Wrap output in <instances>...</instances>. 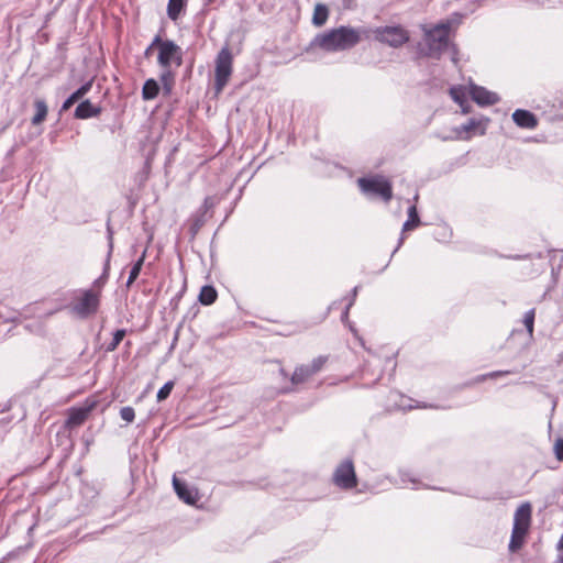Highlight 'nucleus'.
Returning a JSON list of instances; mask_svg holds the SVG:
<instances>
[{"label": "nucleus", "mask_w": 563, "mask_h": 563, "mask_svg": "<svg viewBox=\"0 0 563 563\" xmlns=\"http://www.w3.org/2000/svg\"><path fill=\"white\" fill-rule=\"evenodd\" d=\"M505 374H508V372H493V373H490L488 375L483 376V379L486 378V377L494 378V377H497L499 375H505Z\"/></svg>", "instance_id": "nucleus-38"}, {"label": "nucleus", "mask_w": 563, "mask_h": 563, "mask_svg": "<svg viewBox=\"0 0 563 563\" xmlns=\"http://www.w3.org/2000/svg\"><path fill=\"white\" fill-rule=\"evenodd\" d=\"M333 481L335 485L344 489L356 486L357 481L352 460H345L336 467Z\"/></svg>", "instance_id": "nucleus-8"}, {"label": "nucleus", "mask_w": 563, "mask_h": 563, "mask_svg": "<svg viewBox=\"0 0 563 563\" xmlns=\"http://www.w3.org/2000/svg\"><path fill=\"white\" fill-rule=\"evenodd\" d=\"M159 92V86L155 79H147L142 88V98L144 100H153Z\"/></svg>", "instance_id": "nucleus-17"}, {"label": "nucleus", "mask_w": 563, "mask_h": 563, "mask_svg": "<svg viewBox=\"0 0 563 563\" xmlns=\"http://www.w3.org/2000/svg\"><path fill=\"white\" fill-rule=\"evenodd\" d=\"M398 247H400V244H397V247L394 249V252H397Z\"/></svg>", "instance_id": "nucleus-45"}, {"label": "nucleus", "mask_w": 563, "mask_h": 563, "mask_svg": "<svg viewBox=\"0 0 563 563\" xmlns=\"http://www.w3.org/2000/svg\"><path fill=\"white\" fill-rule=\"evenodd\" d=\"M558 550L561 552L560 563H563V534L561 536L560 541L558 543Z\"/></svg>", "instance_id": "nucleus-36"}, {"label": "nucleus", "mask_w": 563, "mask_h": 563, "mask_svg": "<svg viewBox=\"0 0 563 563\" xmlns=\"http://www.w3.org/2000/svg\"><path fill=\"white\" fill-rule=\"evenodd\" d=\"M512 120L518 126L525 129H533L538 124L533 113L521 109H518L512 113Z\"/></svg>", "instance_id": "nucleus-12"}, {"label": "nucleus", "mask_w": 563, "mask_h": 563, "mask_svg": "<svg viewBox=\"0 0 563 563\" xmlns=\"http://www.w3.org/2000/svg\"><path fill=\"white\" fill-rule=\"evenodd\" d=\"M398 247H400V244H397V247L394 249V252H397Z\"/></svg>", "instance_id": "nucleus-44"}, {"label": "nucleus", "mask_w": 563, "mask_h": 563, "mask_svg": "<svg viewBox=\"0 0 563 563\" xmlns=\"http://www.w3.org/2000/svg\"><path fill=\"white\" fill-rule=\"evenodd\" d=\"M233 56L228 46L221 48L216 58L214 88L221 92L232 75Z\"/></svg>", "instance_id": "nucleus-5"}, {"label": "nucleus", "mask_w": 563, "mask_h": 563, "mask_svg": "<svg viewBox=\"0 0 563 563\" xmlns=\"http://www.w3.org/2000/svg\"><path fill=\"white\" fill-rule=\"evenodd\" d=\"M144 257H145V252L143 253V255L139 258V261L131 268L130 274H129V278H128V282H126V286L128 287H130L134 283V280L137 278V276L140 275V272H141V268H142V265H143V262H144Z\"/></svg>", "instance_id": "nucleus-25"}, {"label": "nucleus", "mask_w": 563, "mask_h": 563, "mask_svg": "<svg viewBox=\"0 0 563 563\" xmlns=\"http://www.w3.org/2000/svg\"><path fill=\"white\" fill-rule=\"evenodd\" d=\"M328 16H329V10H328L327 5H324L322 3L316 4L314 10H313V15H312V23L316 26H322L327 22Z\"/></svg>", "instance_id": "nucleus-18"}, {"label": "nucleus", "mask_w": 563, "mask_h": 563, "mask_svg": "<svg viewBox=\"0 0 563 563\" xmlns=\"http://www.w3.org/2000/svg\"><path fill=\"white\" fill-rule=\"evenodd\" d=\"M470 93L472 99L479 106H492L499 102L497 93L481 86L471 85Z\"/></svg>", "instance_id": "nucleus-10"}, {"label": "nucleus", "mask_w": 563, "mask_h": 563, "mask_svg": "<svg viewBox=\"0 0 563 563\" xmlns=\"http://www.w3.org/2000/svg\"><path fill=\"white\" fill-rule=\"evenodd\" d=\"M157 47V45H153V42L151 43V45L145 49V56H148L151 54V52L153 51V48Z\"/></svg>", "instance_id": "nucleus-39"}, {"label": "nucleus", "mask_w": 563, "mask_h": 563, "mask_svg": "<svg viewBox=\"0 0 563 563\" xmlns=\"http://www.w3.org/2000/svg\"><path fill=\"white\" fill-rule=\"evenodd\" d=\"M357 184L366 196H379L386 202L393 198L391 184L384 176L362 177L357 179Z\"/></svg>", "instance_id": "nucleus-4"}, {"label": "nucleus", "mask_w": 563, "mask_h": 563, "mask_svg": "<svg viewBox=\"0 0 563 563\" xmlns=\"http://www.w3.org/2000/svg\"><path fill=\"white\" fill-rule=\"evenodd\" d=\"M100 303V294L88 289L84 290L73 305L71 310L80 318H87L97 312Z\"/></svg>", "instance_id": "nucleus-7"}, {"label": "nucleus", "mask_w": 563, "mask_h": 563, "mask_svg": "<svg viewBox=\"0 0 563 563\" xmlns=\"http://www.w3.org/2000/svg\"><path fill=\"white\" fill-rule=\"evenodd\" d=\"M125 330L123 329H120V330H117L114 333H113V339L112 341L107 345V352H112L114 351L118 345L121 343V341L123 340V338L125 336Z\"/></svg>", "instance_id": "nucleus-27"}, {"label": "nucleus", "mask_w": 563, "mask_h": 563, "mask_svg": "<svg viewBox=\"0 0 563 563\" xmlns=\"http://www.w3.org/2000/svg\"><path fill=\"white\" fill-rule=\"evenodd\" d=\"M311 376H313V375L310 373L308 367L306 365H300L295 368L290 380L294 385H297V384H301V383L306 382Z\"/></svg>", "instance_id": "nucleus-19"}, {"label": "nucleus", "mask_w": 563, "mask_h": 563, "mask_svg": "<svg viewBox=\"0 0 563 563\" xmlns=\"http://www.w3.org/2000/svg\"><path fill=\"white\" fill-rule=\"evenodd\" d=\"M108 232H109V253H108V256H110L111 252H112V249H113L112 232H111L110 228H108Z\"/></svg>", "instance_id": "nucleus-37"}, {"label": "nucleus", "mask_w": 563, "mask_h": 563, "mask_svg": "<svg viewBox=\"0 0 563 563\" xmlns=\"http://www.w3.org/2000/svg\"><path fill=\"white\" fill-rule=\"evenodd\" d=\"M356 294H357V287H355V288L353 289V296H354V297L356 296Z\"/></svg>", "instance_id": "nucleus-42"}, {"label": "nucleus", "mask_w": 563, "mask_h": 563, "mask_svg": "<svg viewBox=\"0 0 563 563\" xmlns=\"http://www.w3.org/2000/svg\"><path fill=\"white\" fill-rule=\"evenodd\" d=\"M481 125V122L471 119L465 124L455 129V134L457 139L467 140L470 139L471 132L475 131Z\"/></svg>", "instance_id": "nucleus-16"}, {"label": "nucleus", "mask_w": 563, "mask_h": 563, "mask_svg": "<svg viewBox=\"0 0 563 563\" xmlns=\"http://www.w3.org/2000/svg\"><path fill=\"white\" fill-rule=\"evenodd\" d=\"M208 202H209V198H206V199H205V207H206V208L208 207Z\"/></svg>", "instance_id": "nucleus-41"}, {"label": "nucleus", "mask_w": 563, "mask_h": 563, "mask_svg": "<svg viewBox=\"0 0 563 563\" xmlns=\"http://www.w3.org/2000/svg\"><path fill=\"white\" fill-rule=\"evenodd\" d=\"M327 361H328L327 356L320 355V356L313 358L312 362L309 365H306V366L308 367L310 373L312 375H314V374L319 373L322 369V367L324 366Z\"/></svg>", "instance_id": "nucleus-26"}, {"label": "nucleus", "mask_w": 563, "mask_h": 563, "mask_svg": "<svg viewBox=\"0 0 563 563\" xmlns=\"http://www.w3.org/2000/svg\"><path fill=\"white\" fill-rule=\"evenodd\" d=\"M100 112V107H96L89 100H85L77 106L75 110V117L77 119H89L98 117Z\"/></svg>", "instance_id": "nucleus-13"}, {"label": "nucleus", "mask_w": 563, "mask_h": 563, "mask_svg": "<svg viewBox=\"0 0 563 563\" xmlns=\"http://www.w3.org/2000/svg\"><path fill=\"white\" fill-rule=\"evenodd\" d=\"M173 486L178 497L185 503L191 505L196 501V494L190 490L185 483L178 479L176 476L173 477Z\"/></svg>", "instance_id": "nucleus-14"}, {"label": "nucleus", "mask_w": 563, "mask_h": 563, "mask_svg": "<svg viewBox=\"0 0 563 563\" xmlns=\"http://www.w3.org/2000/svg\"><path fill=\"white\" fill-rule=\"evenodd\" d=\"M534 316H536L534 309H530L529 311H527L525 313V318H523V324H525L530 336H532V334H533Z\"/></svg>", "instance_id": "nucleus-28"}, {"label": "nucleus", "mask_w": 563, "mask_h": 563, "mask_svg": "<svg viewBox=\"0 0 563 563\" xmlns=\"http://www.w3.org/2000/svg\"><path fill=\"white\" fill-rule=\"evenodd\" d=\"M202 224H203L202 218H197L192 225L194 232L196 233L201 228Z\"/></svg>", "instance_id": "nucleus-35"}, {"label": "nucleus", "mask_w": 563, "mask_h": 563, "mask_svg": "<svg viewBox=\"0 0 563 563\" xmlns=\"http://www.w3.org/2000/svg\"><path fill=\"white\" fill-rule=\"evenodd\" d=\"M92 87V80L84 84L80 88H78L75 93L81 99L85 95H87Z\"/></svg>", "instance_id": "nucleus-34"}, {"label": "nucleus", "mask_w": 563, "mask_h": 563, "mask_svg": "<svg viewBox=\"0 0 563 563\" xmlns=\"http://www.w3.org/2000/svg\"><path fill=\"white\" fill-rule=\"evenodd\" d=\"M78 100H80V98L75 93L73 92L63 103L62 106V111H67L68 109H70V107L76 103Z\"/></svg>", "instance_id": "nucleus-32"}, {"label": "nucleus", "mask_w": 563, "mask_h": 563, "mask_svg": "<svg viewBox=\"0 0 563 563\" xmlns=\"http://www.w3.org/2000/svg\"><path fill=\"white\" fill-rule=\"evenodd\" d=\"M450 93H451L452 99H453L455 102H457V103L463 108V112H464V113H467V109H466V108H464L465 99H464L463 95L460 92V90H459V89H456V88H452V89L450 90Z\"/></svg>", "instance_id": "nucleus-31"}, {"label": "nucleus", "mask_w": 563, "mask_h": 563, "mask_svg": "<svg viewBox=\"0 0 563 563\" xmlns=\"http://www.w3.org/2000/svg\"><path fill=\"white\" fill-rule=\"evenodd\" d=\"M161 82L166 95H169L174 85V74L170 69H163L161 75Z\"/></svg>", "instance_id": "nucleus-24"}, {"label": "nucleus", "mask_w": 563, "mask_h": 563, "mask_svg": "<svg viewBox=\"0 0 563 563\" xmlns=\"http://www.w3.org/2000/svg\"><path fill=\"white\" fill-rule=\"evenodd\" d=\"M409 219L404 223L402 231H409L420 224V219L416 206H411L408 210Z\"/></svg>", "instance_id": "nucleus-22"}, {"label": "nucleus", "mask_w": 563, "mask_h": 563, "mask_svg": "<svg viewBox=\"0 0 563 563\" xmlns=\"http://www.w3.org/2000/svg\"><path fill=\"white\" fill-rule=\"evenodd\" d=\"M351 305H352V302H350V305H349V306H347V308H346V311H344V316H346V314H347V309L350 308V306H351Z\"/></svg>", "instance_id": "nucleus-43"}, {"label": "nucleus", "mask_w": 563, "mask_h": 563, "mask_svg": "<svg viewBox=\"0 0 563 563\" xmlns=\"http://www.w3.org/2000/svg\"><path fill=\"white\" fill-rule=\"evenodd\" d=\"M531 511L532 509L529 503H525L517 508L512 527L516 533H518L519 530L528 532L531 522Z\"/></svg>", "instance_id": "nucleus-9"}, {"label": "nucleus", "mask_w": 563, "mask_h": 563, "mask_svg": "<svg viewBox=\"0 0 563 563\" xmlns=\"http://www.w3.org/2000/svg\"><path fill=\"white\" fill-rule=\"evenodd\" d=\"M217 291L212 286H203L199 294V301L202 305H211L217 299Z\"/></svg>", "instance_id": "nucleus-20"}, {"label": "nucleus", "mask_w": 563, "mask_h": 563, "mask_svg": "<svg viewBox=\"0 0 563 563\" xmlns=\"http://www.w3.org/2000/svg\"><path fill=\"white\" fill-rule=\"evenodd\" d=\"M91 409V406L70 409L66 426L69 428L81 426L87 420Z\"/></svg>", "instance_id": "nucleus-11"}, {"label": "nucleus", "mask_w": 563, "mask_h": 563, "mask_svg": "<svg viewBox=\"0 0 563 563\" xmlns=\"http://www.w3.org/2000/svg\"><path fill=\"white\" fill-rule=\"evenodd\" d=\"M173 387L174 382H167L166 384H164V386L158 390L156 395L157 401L165 400L170 395Z\"/></svg>", "instance_id": "nucleus-29"}, {"label": "nucleus", "mask_w": 563, "mask_h": 563, "mask_svg": "<svg viewBox=\"0 0 563 563\" xmlns=\"http://www.w3.org/2000/svg\"><path fill=\"white\" fill-rule=\"evenodd\" d=\"M555 457L559 461H563V438H560L554 443Z\"/></svg>", "instance_id": "nucleus-33"}, {"label": "nucleus", "mask_w": 563, "mask_h": 563, "mask_svg": "<svg viewBox=\"0 0 563 563\" xmlns=\"http://www.w3.org/2000/svg\"><path fill=\"white\" fill-rule=\"evenodd\" d=\"M452 60H453V63H454V64H456V63H457L456 52H455V51L453 52Z\"/></svg>", "instance_id": "nucleus-40"}, {"label": "nucleus", "mask_w": 563, "mask_h": 563, "mask_svg": "<svg viewBox=\"0 0 563 563\" xmlns=\"http://www.w3.org/2000/svg\"><path fill=\"white\" fill-rule=\"evenodd\" d=\"M34 107H35V114L32 118V124L38 125L46 119L48 108H47L46 102L43 99L35 100Z\"/></svg>", "instance_id": "nucleus-15"}, {"label": "nucleus", "mask_w": 563, "mask_h": 563, "mask_svg": "<svg viewBox=\"0 0 563 563\" xmlns=\"http://www.w3.org/2000/svg\"><path fill=\"white\" fill-rule=\"evenodd\" d=\"M374 33L377 41L391 47H400L410 38L408 31L400 25L380 26Z\"/></svg>", "instance_id": "nucleus-6"}, {"label": "nucleus", "mask_w": 563, "mask_h": 563, "mask_svg": "<svg viewBox=\"0 0 563 563\" xmlns=\"http://www.w3.org/2000/svg\"><path fill=\"white\" fill-rule=\"evenodd\" d=\"M526 534H527V532L521 531V530H519L518 533H516L515 529H512L511 538H510V542H509V550L511 552H516L517 550H519L521 548V545L523 544Z\"/></svg>", "instance_id": "nucleus-23"}, {"label": "nucleus", "mask_w": 563, "mask_h": 563, "mask_svg": "<svg viewBox=\"0 0 563 563\" xmlns=\"http://www.w3.org/2000/svg\"><path fill=\"white\" fill-rule=\"evenodd\" d=\"M365 33V30L342 25L318 34L311 45L325 52L346 51L357 45Z\"/></svg>", "instance_id": "nucleus-1"}, {"label": "nucleus", "mask_w": 563, "mask_h": 563, "mask_svg": "<svg viewBox=\"0 0 563 563\" xmlns=\"http://www.w3.org/2000/svg\"><path fill=\"white\" fill-rule=\"evenodd\" d=\"M153 45H157V62L163 69H170L173 63H175L176 66L181 65L183 52L175 42L170 40H162L159 35H156L153 40Z\"/></svg>", "instance_id": "nucleus-3"}, {"label": "nucleus", "mask_w": 563, "mask_h": 563, "mask_svg": "<svg viewBox=\"0 0 563 563\" xmlns=\"http://www.w3.org/2000/svg\"><path fill=\"white\" fill-rule=\"evenodd\" d=\"M120 417L122 420L126 421V422H132L135 418V412H134V409L132 407H123L121 408L120 410Z\"/></svg>", "instance_id": "nucleus-30"}, {"label": "nucleus", "mask_w": 563, "mask_h": 563, "mask_svg": "<svg viewBox=\"0 0 563 563\" xmlns=\"http://www.w3.org/2000/svg\"><path fill=\"white\" fill-rule=\"evenodd\" d=\"M448 23H441L430 30L424 31V40L428 46L427 55L432 58H440L443 51L449 46Z\"/></svg>", "instance_id": "nucleus-2"}, {"label": "nucleus", "mask_w": 563, "mask_h": 563, "mask_svg": "<svg viewBox=\"0 0 563 563\" xmlns=\"http://www.w3.org/2000/svg\"><path fill=\"white\" fill-rule=\"evenodd\" d=\"M398 247H400V244H397V247L394 249V252H397Z\"/></svg>", "instance_id": "nucleus-46"}, {"label": "nucleus", "mask_w": 563, "mask_h": 563, "mask_svg": "<svg viewBox=\"0 0 563 563\" xmlns=\"http://www.w3.org/2000/svg\"><path fill=\"white\" fill-rule=\"evenodd\" d=\"M184 0H169L167 4V15L170 20L176 21L184 9Z\"/></svg>", "instance_id": "nucleus-21"}]
</instances>
